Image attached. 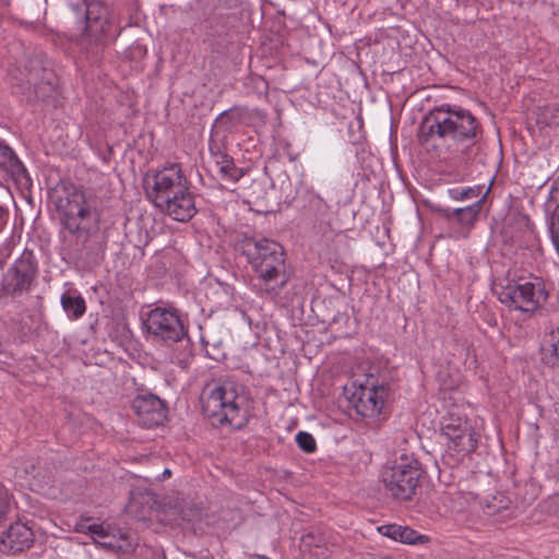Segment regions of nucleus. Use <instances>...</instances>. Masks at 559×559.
<instances>
[{
	"mask_svg": "<svg viewBox=\"0 0 559 559\" xmlns=\"http://www.w3.org/2000/svg\"><path fill=\"white\" fill-rule=\"evenodd\" d=\"M10 217L9 209L0 203V233L5 228Z\"/></svg>",
	"mask_w": 559,
	"mask_h": 559,
	"instance_id": "nucleus-34",
	"label": "nucleus"
},
{
	"mask_svg": "<svg viewBox=\"0 0 559 559\" xmlns=\"http://www.w3.org/2000/svg\"><path fill=\"white\" fill-rule=\"evenodd\" d=\"M154 205L162 213L178 222H188L197 213L189 183L180 187L178 191H174L169 193V195L164 197V202H157Z\"/></svg>",
	"mask_w": 559,
	"mask_h": 559,
	"instance_id": "nucleus-14",
	"label": "nucleus"
},
{
	"mask_svg": "<svg viewBox=\"0 0 559 559\" xmlns=\"http://www.w3.org/2000/svg\"><path fill=\"white\" fill-rule=\"evenodd\" d=\"M388 394V383L378 382L371 377L354 391L350 404L361 417L377 418L384 407Z\"/></svg>",
	"mask_w": 559,
	"mask_h": 559,
	"instance_id": "nucleus-11",
	"label": "nucleus"
},
{
	"mask_svg": "<svg viewBox=\"0 0 559 559\" xmlns=\"http://www.w3.org/2000/svg\"><path fill=\"white\" fill-rule=\"evenodd\" d=\"M537 122L546 126L559 124V107L555 105L545 106L538 116Z\"/></svg>",
	"mask_w": 559,
	"mask_h": 559,
	"instance_id": "nucleus-28",
	"label": "nucleus"
},
{
	"mask_svg": "<svg viewBox=\"0 0 559 559\" xmlns=\"http://www.w3.org/2000/svg\"><path fill=\"white\" fill-rule=\"evenodd\" d=\"M97 525L96 523H93V524H88L87 523V520H80L79 522L75 523L74 525V531L76 533H82V534H88L92 536V538L94 537V534L97 530Z\"/></svg>",
	"mask_w": 559,
	"mask_h": 559,
	"instance_id": "nucleus-32",
	"label": "nucleus"
},
{
	"mask_svg": "<svg viewBox=\"0 0 559 559\" xmlns=\"http://www.w3.org/2000/svg\"><path fill=\"white\" fill-rule=\"evenodd\" d=\"M440 429L448 440V451L454 452L456 461L477 448V438L472 425L459 412L451 411L444 415Z\"/></svg>",
	"mask_w": 559,
	"mask_h": 559,
	"instance_id": "nucleus-10",
	"label": "nucleus"
},
{
	"mask_svg": "<svg viewBox=\"0 0 559 559\" xmlns=\"http://www.w3.org/2000/svg\"><path fill=\"white\" fill-rule=\"evenodd\" d=\"M34 542V534L23 523H14L0 535V544L12 554L29 548Z\"/></svg>",
	"mask_w": 559,
	"mask_h": 559,
	"instance_id": "nucleus-16",
	"label": "nucleus"
},
{
	"mask_svg": "<svg viewBox=\"0 0 559 559\" xmlns=\"http://www.w3.org/2000/svg\"><path fill=\"white\" fill-rule=\"evenodd\" d=\"M551 353L548 362L552 367L559 366V325L550 333Z\"/></svg>",
	"mask_w": 559,
	"mask_h": 559,
	"instance_id": "nucleus-30",
	"label": "nucleus"
},
{
	"mask_svg": "<svg viewBox=\"0 0 559 559\" xmlns=\"http://www.w3.org/2000/svg\"><path fill=\"white\" fill-rule=\"evenodd\" d=\"M27 74H26V84L35 86V96L36 98H44L45 94L40 92L41 87L37 83V79L39 78V72L43 71L46 73V67L41 60V57L38 56L34 60H29L28 66L26 67Z\"/></svg>",
	"mask_w": 559,
	"mask_h": 559,
	"instance_id": "nucleus-23",
	"label": "nucleus"
},
{
	"mask_svg": "<svg viewBox=\"0 0 559 559\" xmlns=\"http://www.w3.org/2000/svg\"><path fill=\"white\" fill-rule=\"evenodd\" d=\"M126 534L109 524L100 523L94 534L93 542L96 546L108 550L119 551L124 549Z\"/></svg>",
	"mask_w": 559,
	"mask_h": 559,
	"instance_id": "nucleus-18",
	"label": "nucleus"
},
{
	"mask_svg": "<svg viewBox=\"0 0 559 559\" xmlns=\"http://www.w3.org/2000/svg\"><path fill=\"white\" fill-rule=\"evenodd\" d=\"M10 509V495L8 490L0 485V521L8 514Z\"/></svg>",
	"mask_w": 559,
	"mask_h": 559,
	"instance_id": "nucleus-31",
	"label": "nucleus"
},
{
	"mask_svg": "<svg viewBox=\"0 0 559 559\" xmlns=\"http://www.w3.org/2000/svg\"><path fill=\"white\" fill-rule=\"evenodd\" d=\"M548 227L550 231V237H555L556 231H558L557 228H559V204L555 206V209L551 211L549 215Z\"/></svg>",
	"mask_w": 559,
	"mask_h": 559,
	"instance_id": "nucleus-33",
	"label": "nucleus"
},
{
	"mask_svg": "<svg viewBox=\"0 0 559 559\" xmlns=\"http://www.w3.org/2000/svg\"><path fill=\"white\" fill-rule=\"evenodd\" d=\"M557 229H558V231H556V236L555 237H551V241H552V243H554V246H555V248H556V250H557V252L559 254V228H557Z\"/></svg>",
	"mask_w": 559,
	"mask_h": 559,
	"instance_id": "nucleus-38",
	"label": "nucleus"
},
{
	"mask_svg": "<svg viewBox=\"0 0 559 559\" xmlns=\"http://www.w3.org/2000/svg\"><path fill=\"white\" fill-rule=\"evenodd\" d=\"M296 442L298 447L306 453H313L317 449V443L313 436L307 431H299L296 435Z\"/></svg>",
	"mask_w": 559,
	"mask_h": 559,
	"instance_id": "nucleus-29",
	"label": "nucleus"
},
{
	"mask_svg": "<svg viewBox=\"0 0 559 559\" xmlns=\"http://www.w3.org/2000/svg\"><path fill=\"white\" fill-rule=\"evenodd\" d=\"M131 407L145 427L158 426L166 418L164 402L152 393L138 394L132 400Z\"/></svg>",
	"mask_w": 559,
	"mask_h": 559,
	"instance_id": "nucleus-15",
	"label": "nucleus"
},
{
	"mask_svg": "<svg viewBox=\"0 0 559 559\" xmlns=\"http://www.w3.org/2000/svg\"><path fill=\"white\" fill-rule=\"evenodd\" d=\"M237 250L247 260L257 277L267 287V293L277 295L286 285L285 252L283 247L267 238L243 237Z\"/></svg>",
	"mask_w": 559,
	"mask_h": 559,
	"instance_id": "nucleus-4",
	"label": "nucleus"
},
{
	"mask_svg": "<svg viewBox=\"0 0 559 559\" xmlns=\"http://www.w3.org/2000/svg\"><path fill=\"white\" fill-rule=\"evenodd\" d=\"M143 326L153 341L165 344L178 343L188 335L175 308L158 306L151 309L145 314Z\"/></svg>",
	"mask_w": 559,
	"mask_h": 559,
	"instance_id": "nucleus-9",
	"label": "nucleus"
},
{
	"mask_svg": "<svg viewBox=\"0 0 559 559\" xmlns=\"http://www.w3.org/2000/svg\"><path fill=\"white\" fill-rule=\"evenodd\" d=\"M15 84H21L22 85L23 84V80H16Z\"/></svg>",
	"mask_w": 559,
	"mask_h": 559,
	"instance_id": "nucleus-41",
	"label": "nucleus"
},
{
	"mask_svg": "<svg viewBox=\"0 0 559 559\" xmlns=\"http://www.w3.org/2000/svg\"><path fill=\"white\" fill-rule=\"evenodd\" d=\"M495 290L500 302L509 309L530 314L538 310L548 298L545 283L539 277L506 280L497 284Z\"/></svg>",
	"mask_w": 559,
	"mask_h": 559,
	"instance_id": "nucleus-6",
	"label": "nucleus"
},
{
	"mask_svg": "<svg viewBox=\"0 0 559 559\" xmlns=\"http://www.w3.org/2000/svg\"><path fill=\"white\" fill-rule=\"evenodd\" d=\"M60 302L68 318L72 320L80 319L86 311L85 300L80 294L63 293Z\"/></svg>",
	"mask_w": 559,
	"mask_h": 559,
	"instance_id": "nucleus-21",
	"label": "nucleus"
},
{
	"mask_svg": "<svg viewBox=\"0 0 559 559\" xmlns=\"http://www.w3.org/2000/svg\"><path fill=\"white\" fill-rule=\"evenodd\" d=\"M481 138L478 119L468 109L449 104L430 110L418 129L423 145L454 154H466Z\"/></svg>",
	"mask_w": 559,
	"mask_h": 559,
	"instance_id": "nucleus-2",
	"label": "nucleus"
},
{
	"mask_svg": "<svg viewBox=\"0 0 559 559\" xmlns=\"http://www.w3.org/2000/svg\"><path fill=\"white\" fill-rule=\"evenodd\" d=\"M212 158L214 159L218 168L234 159L231 156L227 154V152L212 156Z\"/></svg>",
	"mask_w": 559,
	"mask_h": 559,
	"instance_id": "nucleus-35",
	"label": "nucleus"
},
{
	"mask_svg": "<svg viewBox=\"0 0 559 559\" xmlns=\"http://www.w3.org/2000/svg\"><path fill=\"white\" fill-rule=\"evenodd\" d=\"M304 542L308 545L319 546L321 538H317L313 533H308L302 537Z\"/></svg>",
	"mask_w": 559,
	"mask_h": 559,
	"instance_id": "nucleus-36",
	"label": "nucleus"
},
{
	"mask_svg": "<svg viewBox=\"0 0 559 559\" xmlns=\"http://www.w3.org/2000/svg\"><path fill=\"white\" fill-rule=\"evenodd\" d=\"M13 183L16 188L29 189L32 178L15 151L0 139V185Z\"/></svg>",
	"mask_w": 559,
	"mask_h": 559,
	"instance_id": "nucleus-13",
	"label": "nucleus"
},
{
	"mask_svg": "<svg viewBox=\"0 0 559 559\" xmlns=\"http://www.w3.org/2000/svg\"><path fill=\"white\" fill-rule=\"evenodd\" d=\"M209 151L212 156L226 152V134L212 128L209 139Z\"/></svg>",
	"mask_w": 559,
	"mask_h": 559,
	"instance_id": "nucleus-26",
	"label": "nucleus"
},
{
	"mask_svg": "<svg viewBox=\"0 0 559 559\" xmlns=\"http://www.w3.org/2000/svg\"><path fill=\"white\" fill-rule=\"evenodd\" d=\"M378 531L383 536L403 544H417L425 537L415 530L399 524L381 525Z\"/></svg>",
	"mask_w": 559,
	"mask_h": 559,
	"instance_id": "nucleus-20",
	"label": "nucleus"
},
{
	"mask_svg": "<svg viewBox=\"0 0 559 559\" xmlns=\"http://www.w3.org/2000/svg\"><path fill=\"white\" fill-rule=\"evenodd\" d=\"M298 206L306 217L318 221L330 212V205L312 188L305 189L297 198Z\"/></svg>",
	"mask_w": 559,
	"mask_h": 559,
	"instance_id": "nucleus-17",
	"label": "nucleus"
},
{
	"mask_svg": "<svg viewBox=\"0 0 559 559\" xmlns=\"http://www.w3.org/2000/svg\"><path fill=\"white\" fill-rule=\"evenodd\" d=\"M189 183L179 164H171L156 170L146 179V195L153 203L164 202V197Z\"/></svg>",
	"mask_w": 559,
	"mask_h": 559,
	"instance_id": "nucleus-12",
	"label": "nucleus"
},
{
	"mask_svg": "<svg viewBox=\"0 0 559 559\" xmlns=\"http://www.w3.org/2000/svg\"><path fill=\"white\" fill-rule=\"evenodd\" d=\"M237 116V106L221 112L213 124L214 130H219V132L222 131L224 134L231 132L233 129L240 126V121L236 120Z\"/></svg>",
	"mask_w": 559,
	"mask_h": 559,
	"instance_id": "nucleus-24",
	"label": "nucleus"
},
{
	"mask_svg": "<svg viewBox=\"0 0 559 559\" xmlns=\"http://www.w3.org/2000/svg\"><path fill=\"white\" fill-rule=\"evenodd\" d=\"M253 557L257 558V559H271L266 555H261V554H254Z\"/></svg>",
	"mask_w": 559,
	"mask_h": 559,
	"instance_id": "nucleus-39",
	"label": "nucleus"
},
{
	"mask_svg": "<svg viewBox=\"0 0 559 559\" xmlns=\"http://www.w3.org/2000/svg\"><path fill=\"white\" fill-rule=\"evenodd\" d=\"M171 475V472L170 469L166 468L164 472H163V478H166V477H169Z\"/></svg>",
	"mask_w": 559,
	"mask_h": 559,
	"instance_id": "nucleus-40",
	"label": "nucleus"
},
{
	"mask_svg": "<svg viewBox=\"0 0 559 559\" xmlns=\"http://www.w3.org/2000/svg\"><path fill=\"white\" fill-rule=\"evenodd\" d=\"M47 85H48L49 90H53V86L51 83L47 82Z\"/></svg>",
	"mask_w": 559,
	"mask_h": 559,
	"instance_id": "nucleus-42",
	"label": "nucleus"
},
{
	"mask_svg": "<svg viewBox=\"0 0 559 559\" xmlns=\"http://www.w3.org/2000/svg\"><path fill=\"white\" fill-rule=\"evenodd\" d=\"M488 191H489V188H487L485 190L484 194L478 200H476L473 204H471L468 206L457 207V209H453V210L452 209L443 210L442 211L443 215L449 219L452 216H454L456 218L457 223L462 227L471 229L478 218V215L483 209V204H484V201H485V198H486Z\"/></svg>",
	"mask_w": 559,
	"mask_h": 559,
	"instance_id": "nucleus-19",
	"label": "nucleus"
},
{
	"mask_svg": "<svg viewBox=\"0 0 559 559\" xmlns=\"http://www.w3.org/2000/svg\"><path fill=\"white\" fill-rule=\"evenodd\" d=\"M78 28V45L88 55H97L106 45L110 25L109 10L99 1L80 0L70 2Z\"/></svg>",
	"mask_w": 559,
	"mask_h": 559,
	"instance_id": "nucleus-5",
	"label": "nucleus"
},
{
	"mask_svg": "<svg viewBox=\"0 0 559 559\" xmlns=\"http://www.w3.org/2000/svg\"><path fill=\"white\" fill-rule=\"evenodd\" d=\"M423 469L414 456L401 455L382 472V481L389 495L396 500H411L419 485Z\"/></svg>",
	"mask_w": 559,
	"mask_h": 559,
	"instance_id": "nucleus-7",
	"label": "nucleus"
},
{
	"mask_svg": "<svg viewBox=\"0 0 559 559\" xmlns=\"http://www.w3.org/2000/svg\"><path fill=\"white\" fill-rule=\"evenodd\" d=\"M557 229H558V231H556V236L555 237H551V241H552V243H554V246H555V248H556V250H557V252L559 254V228H557Z\"/></svg>",
	"mask_w": 559,
	"mask_h": 559,
	"instance_id": "nucleus-37",
	"label": "nucleus"
},
{
	"mask_svg": "<svg viewBox=\"0 0 559 559\" xmlns=\"http://www.w3.org/2000/svg\"><path fill=\"white\" fill-rule=\"evenodd\" d=\"M218 173L224 180L230 181L233 183L238 182L245 175L243 169L237 167L234 163V159L228 164L219 167Z\"/></svg>",
	"mask_w": 559,
	"mask_h": 559,
	"instance_id": "nucleus-27",
	"label": "nucleus"
},
{
	"mask_svg": "<svg viewBox=\"0 0 559 559\" xmlns=\"http://www.w3.org/2000/svg\"><path fill=\"white\" fill-rule=\"evenodd\" d=\"M484 192V186L452 188L448 190L450 198L455 201L478 200Z\"/></svg>",
	"mask_w": 559,
	"mask_h": 559,
	"instance_id": "nucleus-25",
	"label": "nucleus"
},
{
	"mask_svg": "<svg viewBox=\"0 0 559 559\" xmlns=\"http://www.w3.org/2000/svg\"><path fill=\"white\" fill-rule=\"evenodd\" d=\"M38 274L39 265L34 251L25 249L4 272L1 290L5 296L19 298L36 286Z\"/></svg>",
	"mask_w": 559,
	"mask_h": 559,
	"instance_id": "nucleus-8",
	"label": "nucleus"
},
{
	"mask_svg": "<svg viewBox=\"0 0 559 559\" xmlns=\"http://www.w3.org/2000/svg\"><path fill=\"white\" fill-rule=\"evenodd\" d=\"M51 202L63 227L59 234L63 252L74 260H90L104 252L102 212L95 198L73 185H60L51 193Z\"/></svg>",
	"mask_w": 559,
	"mask_h": 559,
	"instance_id": "nucleus-1",
	"label": "nucleus"
},
{
	"mask_svg": "<svg viewBox=\"0 0 559 559\" xmlns=\"http://www.w3.org/2000/svg\"><path fill=\"white\" fill-rule=\"evenodd\" d=\"M238 116L237 121L242 126H254L265 123L266 114L260 108H250L248 106H237Z\"/></svg>",
	"mask_w": 559,
	"mask_h": 559,
	"instance_id": "nucleus-22",
	"label": "nucleus"
},
{
	"mask_svg": "<svg viewBox=\"0 0 559 559\" xmlns=\"http://www.w3.org/2000/svg\"><path fill=\"white\" fill-rule=\"evenodd\" d=\"M201 405L206 417L239 430L249 423L253 401L246 385L227 379L207 383L201 394Z\"/></svg>",
	"mask_w": 559,
	"mask_h": 559,
	"instance_id": "nucleus-3",
	"label": "nucleus"
}]
</instances>
